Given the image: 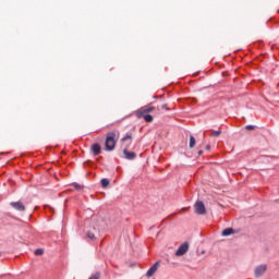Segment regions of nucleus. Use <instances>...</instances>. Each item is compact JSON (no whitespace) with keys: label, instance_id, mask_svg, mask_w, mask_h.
I'll use <instances>...</instances> for the list:
<instances>
[{"label":"nucleus","instance_id":"f257e3e1","mask_svg":"<svg viewBox=\"0 0 279 279\" xmlns=\"http://www.w3.org/2000/svg\"><path fill=\"white\" fill-rule=\"evenodd\" d=\"M121 133L117 130L110 131L106 134L105 149L106 151H114L117 142L119 141Z\"/></svg>","mask_w":279,"mask_h":279},{"label":"nucleus","instance_id":"2eb2a0df","mask_svg":"<svg viewBox=\"0 0 279 279\" xmlns=\"http://www.w3.org/2000/svg\"><path fill=\"white\" fill-rule=\"evenodd\" d=\"M221 135V130L218 131H213L210 136H220Z\"/></svg>","mask_w":279,"mask_h":279},{"label":"nucleus","instance_id":"20e7f679","mask_svg":"<svg viewBox=\"0 0 279 279\" xmlns=\"http://www.w3.org/2000/svg\"><path fill=\"white\" fill-rule=\"evenodd\" d=\"M189 252V243H183L179 246V248L175 252V256H184Z\"/></svg>","mask_w":279,"mask_h":279},{"label":"nucleus","instance_id":"9b49d317","mask_svg":"<svg viewBox=\"0 0 279 279\" xmlns=\"http://www.w3.org/2000/svg\"><path fill=\"white\" fill-rule=\"evenodd\" d=\"M133 135L132 133H126L124 137L121 138V143H125V141H132Z\"/></svg>","mask_w":279,"mask_h":279},{"label":"nucleus","instance_id":"a211bd4d","mask_svg":"<svg viewBox=\"0 0 279 279\" xmlns=\"http://www.w3.org/2000/svg\"><path fill=\"white\" fill-rule=\"evenodd\" d=\"M246 130L251 131V130H255L254 125H246Z\"/></svg>","mask_w":279,"mask_h":279},{"label":"nucleus","instance_id":"7ed1b4c3","mask_svg":"<svg viewBox=\"0 0 279 279\" xmlns=\"http://www.w3.org/2000/svg\"><path fill=\"white\" fill-rule=\"evenodd\" d=\"M194 210L196 215H206V206L204 205V202L197 201L194 205Z\"/></svg>","mask_w":279,"mask_h":279},{"label":"nucleus","instance_id":"dca6fc26","mask_svg":"<svg viewBox=\"0 0 279 279\" xmlns=\"http://www.w3.org/2000/svg\"><path fill=\"white\" fill-rule=\"evenodd\" d=\"M87 238L90 239L92 241H95V233L88 231L87 232Z\"/></svg>","mask_w":279,"mask_h":279},{"label":"nucleus","instance_id":"ddd939ff","mask_svg":"<svg viewBox=\"0 0 279 279\" xmlns=\"http://www.w3.org/2000/svg\"><path fill=\"white\" fill-rule=\"evenodd\" d=\"M45 254V251L43 248L35 250V256H43Z\"/></svg>","mask_w":279,"mask_h":279},{"label":"nucleus","instance_id":"f8f14e48","mask_svg":"<svg viewBox=\"0 0 279 279\" xmlns=\"http://www.w3.org/2000/svg\"><path fill=\"white\" fill-rule=\"evenodd\" d=\"M101 186L102 189H108V186H110V180L108 179H101Z\"/></svg>","mask_w":279,"mask_h":279},{"label":"nucleus","instance_id":"39448f33","mask_svg":"<svg viewBox=\"0 0 279 279\" xmlns=\"http://www.w3.org/2000/svg\"><path fill=\"white\" fill-rule=\"evenodd\" d=\"M10 205L12 206V208H14L15 210H19L20 213H24V210H25V205L21 201L11 202Z\"/></svg>","mask_w":279,"mask_h":279},{"label":"nucleus","instance_id":"6ab92c4d","mask_svg":"<svg viewBox=\"0 0 279 279\" xmlns=\"http://www.w3.org/2000/svg\"><path fill=\"white\" fill-rule=\"evenodd\" d=\"M202 154H204V151L199 150V151H198V156H202Z\"/></svg>","mask_w":279,"mask_h":279},{"label":"nucleus","instance_id":"f03ea898","mask_svg":"<svg viewBox=\"0 0 279 279\" xmlns=\"http://www.w3.org/2000/svg\"><path fill=\"white\" fill-rule=\"evenodd\" d=\"M154 110H156V107L145 106L140 108L135 114L137 119H144L146 123H151L154 121V117L149 114V112H154Z\"/></svg>","mask_w":279,"mask_h":279},{"label":"nucleus","instance_id":"aec40b11","mask_svg":"<svg viewBox=\"0 0 279 279\" xmlns=\"http://www.w3.org/2000/svg\"><path fill=\"white\" fill-rule=\"evenodd\" d=\"M206 149H210V145H207V146H206Z\"/></svg>","mask_w":279,"mask_h":279},{"label":"nucleus","instance_id":"0eeeda50","mask_svg":"<svg viewBox=\"0 0 279 279\" xmlns=\"http://www.w3.org/2000/svg\"><path fill=\"white\" fill-rule=\"evenodd\" d=\"M90 151L93 156H99V154H101V145H99V143L93 144L90 147Z\"/></svg>","mask_w":279,"mask_h":279},{"label":"nucleus","instance_id":"4be33fe9","mask_svg":"<svg viewBox=\"0 0 279 279\" xmlns=\"http://www.w3.org/2000/svg\"><path fill=\"white\" fill-rule=\"evenodd\" d=\"M76 189H80V185H76Z\"/></svg>","mask_w":279,"mask_h":279},{"label":"nucleus","instance_id":"1a4fd4ad","mask_svg":"<svg viewBox=\"0 0 279 279\" xmlns=\"http://www.w3.org/2000/svg\"><path fill=\"white\" fill-rule=\"evenodd\" d=\"M123 154H124V158H126V160H134V158H136V153L128 151V147H125L123 149Z\"/></svg>","mask_w":279,"mask_h":279},{"label":"nucleus","instance_id":"6e6552de","mask_svg":"<svg viewBox=\"0 0 279 279\" xmlns=\"http://www.w3.org/2000/svg\"><path fill=\"white\" fill-rule=\"evenodd\" d=\"M265 271H267V265L257 266L255 268L256 278H260V276H263V274H265Z\"/></svg>","mask_w":279,"mask_h":279},{"label":"nucleus","instance_id":"9d476101","mask_svg":"<svg viewBox=\"0 0 279 279\" xmlns=\"http://www.w3.org/2000/svg\"><path fill=\"white\" fill-rule=\"evenodd\" d=\"M230 234H234V229L227 228L222 231V236H230Z\"/></svg>","mask_w":279,"mask_h":279},{"label":"nucleus","instance_id":"4468645a","mask_svg":"<svg viewBox=\"0 0 279 279\" xmlns=\"http://www.w3.org/2000/svg\"><path fill=\"white\" fill-rule=\"evenodd\" d=\"M195 143H196L195 137L191 136L190 137V147H191V149H193V147H195Z\"/></svg>","mask_w":279,"mask_h":279},{"label":"nucleus","instance_id":"f3484780","mask_svg":"<svg viewBox=\"0 0 279 279\" xmlns=\"http://www.w3.org/2000/svg\"><path fill=\"white\" fill-rule=\"evenodd\" d=\"M99 272L93 275L92 277H89L88 279H99Z\"/></svg>","mask_w":279,"mask_h":279},{"label":"nucleus","instance_id":"423d86ee","mask_svg":"<svg viewBox=\"0 0 279 279\" xmlns=\"http://www.w3.org/2000/svg\"><path fill=\"white\" fill-rule=\"evenodd\" d=\"M160 265V262L155 263L146 272L147 278H151L156 271H158V267Z\"/></svg>","mask_w":279,"mask_h":279},{"label":"nucleus","instance_id":"412c9836","mask_svg":"<svg viewBox=\"0 0 279 279\" xmlns=\"http://www.w3.org/2000/svg\"><path fill=\"white\" fill-rule=\"evenodd\" d=\"M162 108H167V105H162Z\"/></svg>","mask_w":279,"mask_h":279}]
</instances>
